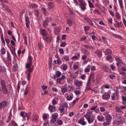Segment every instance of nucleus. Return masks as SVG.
I'll list each match as a JSON object with an SVG mask.
<instances>
[{"instance_id":"f257e3e1","label":"nucleus","mask_w":126,"mask_h":126,"mask_svg":"<svg viewBox=\"0 0 126 126\" xmlns=\"http://www.w3.org/2000/svg\"><path fill=\"white\" fill-rule=\"evenodd\" d=\"M32 58L31 56H29L27 60V63L26 64V67L27 68H29L28 70V71L25 72L27 74L28 72L29 73H30L33 70V69L31 67H30L32 64Z\"/></svg>"},{"instance_id":"f03ea898","label":"nucleus","mask_w":126,"mask_h":126,"mask_svg":"<svg viewBox=\"0 0 126 126\" xmlns=\"http://www.w3.org/2000/svg\"><path fill=\"white\" fill-rule=\"evenodd\" d=\"M1 87L0 91H1L3 94H7L8 90L6 86V83L4 80L1 79L0 80Z\"/></svg>"},{"instance_id":"7ed1b4c3","label":"nucleus","mask_w":126,"mask_h":126,"mask_svg":"<svg viewBox=\"0 0 126 126\" xmlns=\"http://www.w3.org/2000/svg\"><path fill=\"white\" fill-rule=\"evenodd\" d=\"M104 115L105 116L106 121L103 123L104 126H107L110 125L111 123L112 119V117L110 115L108 114V113H106Z\"/></svg>"},{"instance_id":"20e7f679","label":"nucleus","mask_w":126,"mask_h":126,"mask_svg":"<svg viewBox=\"0 0 126 126\" xmlns=\"http://www.w3.org/2000/svg\"><path fill=\"white\" fill-rule=\"evenodd\" d=\"M115 60L117 62L116 65L118 67L125 66L126 64L123 62L120 58L118 56L115 57Z\"/></svg>"},{"instance_id":"39448f33","label":"nucleus","mask_w":126,"mask_h":126,"mask_svg":"<svg viewBox=\"0 0 126 126\" xmlns=\"http://www.w3.org/2000/svg\"><path fill=\"white\" fill-rule=\"evenodd\" d=\"M78 1L80 3L79 5L80 7L81 10L84 11L86 8V4L84 0H79Z\"/></svg>"},{"instance_id":"423d86ee","label":"nucleus","mask_w":126,"mask_h":126,"mask_svg":"<svg viewBox=\"0 0 126 126\" xmlns=\"http://www.w3.org/2000/svg\"><path fill=\"white\" fill-rule=\"evenodd\" d=\"M122 117L121 116L118 117L117 118V120H114L113 122V124L117 125L122 124L124 123V122L123 120V119H122Z\"/></svg>"},{"instance_id":"0eeeda50","label":"nucleus","mask_w":126,"mask_h":126,"mask_svg":"<svg viewBox=\"0 0 126 126\" xmlns=\"http://www.w3.org/2000/svg\"><path fill=\"white\" fill-rule=\"evenodd\" d=\"M20 115L22 117L23 119H24L26 117L27 120H29L31 114L29 113H27L23 111L20 113Z\"/></svg>"},{"instance_id":"6e6552de","label":"nucleus","mask_w":126,"mask_h":126,"mask_svg":"<svg viewBox=\"0 0 126 126\" xmlns=\"http://www.w3.org/2000/svg\"><path fill=\"white\" fill-rule=\"evenodd\" d=\"M77 123L82 126H84L86 125V122L85 121L84 118L82 117L79 119Z\"/></svg>"},{"instance_id":"1a4fd4ad","label":"nucleus","mask_w":126,"mask_h":126,"mask_svg":"<svg viewBox=\"0 0 126 126\" xmlns=\"http://www.w3.org/2000/svg\"><path fill=\"white\" fill-rule=\"evenodd\" d=\"M51 22V20L50 17L46 18L43 22L44 26V27H46L48 25V23Z\"/></svg>"},{"instance_id":"9d476101","label":"nucleus","mask_w":126,"mask_h":126,"mask_svg":"<svg viewBox=\"0 0 126 126\" xmlns=\"http://www.w3.org/2000/svg\"><path fill=\"white\" fill-rule=\"evenodd\" d=\"M103 99L108 100L110 97V95L107 93H105L102 96Z\"/></svg>"},{"instance_id":"9b49d317","label":"nucleus","mask_w":126,"mask_h":126,"mask_svg":"<svg viewBox=\"0 0 126 126\" xmlns=\"http://www.w3.org/2000/svg\"><path fill=\"white\" fill-rule=\"evenodd\" d=\"M81 52L84 54V55L88 56L89 54V52L87 49L84 48H82L81 49Z\"/></svg>"},{"instance_id":"f8f14e48","label":"nucleus","mask_w":126,"mask_h":126,"mask_svg":"<svg viewBox=\"0 0 126 126\" xmlns=\"http://www.w3.org/2000/svg\"><path fill=\"white\" fill-rule=\"evenodd\" d=\"M48 109L51 112H54L56 111V107L54 105L52 106L51 105H49Z\"/></svg>"},{"instance_id":"ddd939ff","label":"nucleus","mask_w":126,"mask_h":126,"mask_svg":"<svg viewBox=\"0 0 126 126\" xmlns=\"http://www.w3.org/2000/svg\"><path fill=\"white\" fill-rule=\"evenodd\" d=\"M25 20L26 26L27 28H28L29 24L30 23V21L29 18L28 16H26L25 17Z\"/></svg>"},{"instance_id":"4468645a","label":"nucleus","mask_w":126,"mask_h":126,"mask_svg":"<svg viewBox=\"0 0 126 126\" xmlns=\"http://www.w3.org/2000/svg\"><path fill=\"white\" fill-rule=\"evenodd\" d=\"M1 5L7 11L8 13H11V11L8 8L6 5L4 3H1Z\"/></svg>"},{"instance_id":"2eb2a0df","label":"nucleus","mask_w":126,"mask_h":126,"mask_svg":"<svg viewBox=\"0 0 126 126\" xmlns=\"http://www.w3.org/2000/svg\"><path fill=\"white\" fill-rule=\"evenodd\" d=\"M7 57L6 59L7 61L9 62H11V54L9 52L7 51Z\"/></svg>"},{"instance_id":"dca6fc26","label":"nucleus","mask_w":126,"mask_h":126,"mask_svg":"<svg viewBox=\"0 0 126 126\" xmlns=\"http://www.w3.org/2000/svg\"><path fill=\"white\" fill-rule=\"evenodd\" d=\"M102 69L106 72H108L110 70V69L106 65H104L103 66Z\"/></svg>"},{"instance_id":"f3484780","label":"nucleus","mask_w":126,"mask_h":126,"mask_svg":"<svg viewBox=\"0 0 126 126\" xmlns=\"http://www.w3.org/2000/svg\"><path fill=\"white\" fill-rule=\"evenodd\" d=\"M44 40L46 41L47 43H49L51 41V37L50 36H48L46 37H44Z\"/></svg>"},{"instance_id":"a211bd4d","label":"nucleus","mask_w":126,"mask_h":126,"mask_svg":"<svg viewBox=\"0 0 126 126\" xmlns=\"http://www.w3.org/2000/svg\"><path fill=\"white\" fill-rule=\"evenodd\" d=\"M40 32L41 35H43L44 36H46L47 34V33L46 30L44 29H40Z\"/></svg>"},{"instance_id":"6ab92c4d","label":"nucleus","mask_w":126,"mask_h":126,"mask_svg":"<svg viewBox=\"0 0 126 126\" xmlns=\"http://www.w3.org/2000/svg\"><path fill=\"white\" fill-rule=\"evenodd\" d=\"M64 74V73L62 75V77H61V78L59 79H57V82H58V84H60L61 82V81L62 80H63L65 78V76L63 75V74Z\"/></svg>"},{"instance_id":"aec40b11","label":"nucleus","mask_w":126,"mask_h":126,"mask_svg":"<svg viewBox=\"0 0 126 126\" xmlns=\"http://www.w3.org/2000/svg\"><path fill=\"white\" fill-rule=\"evenodd\" d=\"M7 103L5 100H4L0 103V108L1 109L2 108L5 107Z\"/></svg>"},{"instance_id":"412c9836","label":"nucleus","mask_w":126,"mask_h":126,"mask_svg":"<svg viewBox=\"0 0 126 126\" xmlns=\"http://www.w3.org/2000/svg\"><path fill=\"white\" fill-rule=\"evenodd\" d=\"M82 82L81 81H75V85L76 86L79 87L82 85Z\"/></svg>"},{"instance_id":"4be33fe9","label":"nucleus","mask_w":126,"mask_h":126,"mask_svg":"<svg viewBox=\"0 0 126 126\" xmlns=\"http://www.w3.org/2000/svg\"><path fill=\"white\" fill-rule=\"evenodd\" d=\"M95 53L96 54L97 56L100 58L101 57L102 55V52L99 50L96 51L95 52Z\"/></svg>"},{"instance_id":"5701e85b","label":"nucleus","mask_w":126,"mask_h":126,"mask_svg":"<svg viewBox=\"0 0 126 126\" xmlns=\"http://www.w3.org/2000/svg\"><path fill=\"white\" fill-rule=\"evenodd\" d=\"M97 118L98 120L99 121H103L105 120L104 117L101 115L98 116Z\"/></svg>"},{"instance_id":"b1692460","label":"nucleus","mask_w":126,"mask_h":126,"mask_svg":"<svg viewBox=\"0 0 126 126\" xmlns=\"http://www.w3.org/2000/svg\"><path fill=\"white\" fill-rule=\"evenodd\" d=\"M120 8L122 10L124 9L123 0H118Z\"/></svg>"},{"instance_id":"393cba45","label":"nucleus","mask_w":126,"mask_h":126,"mask_svg":"<svg viewBox=\"0 0 126 126\" xmlns=\"http://www.w3.org/2000/svg\"><path fill=\"white\" fill-rule=\"evenodd\" d=\"M112 35L113 36L116 38H118L119 39H121L122 38V37L121 36L114 33H112Z\"/></svg>"},{"instance_id":"a878e982","label":"nucleus","mask_w":126,"mask_h":126,"mask_svg":"<svg viewBox=\"0 0 126 126\" xmlns=\"http://www.w3.org/2000/svg\"><path fill=\"white\" fill-rule=\"evenodd\" d=\"M92 76V74H91L89 76L88 78V79L87 80V82L86 84L87 86H89L91 84V79L90 78L91 76Z\"/></svg>"},{"instance_id":"bb28decb","label":"nucleus","mask_w":126,"mask_h":126,"mask_svg":"<svg viewBox=\"0 0 126 126\" xmlns=\"http://www.w3.org/2000/svg\"><path fill=\"white\" fill-rule=\"evenodd\" d=\"M29 6L31 8H36L38 6L37 4L33 3H31L30 4Z\"/></svg>"},{"instance_id":"cd10ccee","label":"nucleus","mask_w":126,"mask_h":126,"mask_svg":"<svg viewBox=\"0 0 126 126\" xmlns=\"http://www.w3.org/2000/svg\"><path fill=\"white\" fill-rule=\"evenodd\" d=\"M48 8L49 9H50L53 8V5L51 2H50L48 3Z\"/></svg>"},{"instance_id":"c85d7f7f","label":"nucleus","mask_w":126,"mask_h":126,"mask_svg":"<svg viewBox=\"0 0 126 126\" xmlns=\"http://www.w3.org/2000/svg\"><path fill=\"white\" fill-rule=\"evenodd\" d=\"M116 93H112L111 95V99L112 100H114L115 99Z\"/></svg>"},{"instance_id":"c756f323","label":"nucleus","mask_w":126,"mask_h":126,"mask_svg":"<svg viewBox=\"0 0 126 126\" xmlns=\"http://www.w3.org/2000/svg\"><path fill=\"white\" fill-rule=\"evenodd\" d=\"M58 114L57 113H55L52 114V118L54 119H56L58 117Z\"/></svg>"},{"instance_id":"7c9ffc66","label":"nucleus","mask_w":126,"mask_h":126,"mask_svg":"<svg viewBox=\"0 0 126 126\" xmlns=\"http://www.w3.org/2000/svg\"><path fill=\"white\" fill-rule=\"evenodd\" d=\"M61 106L64 108H67L68 107V104L66 102H64L62 103Z\"/></svg>"},{"instance_id":"2f4dec72","label":"nucleus","mask_w":126,"mask_h":126,"mask_svg":"<svg viewBox=\"0 0 126 126\" xmlns=\"http://www.w3.org/2000/svg\"><path fill=\"white\" fill-rule=\"evenodd\" d=\"M115 16L116 18L118 20H120L121 18V16L120 14L118 12H116L115 13Z\"/></svg>"},{"instance_id":"473e14b6","label":"nucleus","mask_w":126,"mask_h":126,"mask_svg":"<svg viewBox=\"0 0 126 126\" xmlns=\"http://www.w3.org/2000/svg\"><path fill=\"white\" fill-rule=\"evenodd\" d=\"M62 59L63 60L66 61H68L69 60V59L68 56H64L62 58Z\"/></svg>"},{"instance_id":"72a5a7b5","label":"nucleus","mask_w":126,"mask_h":126,"mask_svg":"<svg viewBox=\"0 0 126 126\" xmlns=\"http://www.w3.org/2000/svg\"><path fill=\"white\" fill-rule=\"evenodd\" d=\"M39 11L38 10L35 9L34 10V14L35 16L37 17L39 16Z\"/></svg>"},{"instance_id":"f704fd0d","label":"nucleus","mask_w":126,"mask_h":126,"mask_svg":"<svg viewBox=\"0 0 126 126\" xmlns=\"http://www.w3.org/2000/svg\"><path fill=\"white\" fill-rule=\"evenodd\" d=\"M59 110L61 113H63L64 110V108L63 107L61 106L59 108Z\"/></svg>"},{"instance_id":"c9c22d12","label":"nucleus","mask_w":126,"mask_h":126,"mask_svg":"<svg viewBox=\"0 0 126 126\" xmlns=\"http://www.w3.org/2000/svg\"><path fill=\"white\" fill-rule=\"evenodd\" d=\"M61 92L63 94H64L67 91V89L65 87H64L63 88L61 89Z\"/></svg>"},{"instance_id":"e433bc0d","label":"nucleus","mask_w":126,"mask_h":126,"mask_svg":"<svg viewBox=\"0 0 126 126\" xmlns=\"http://www.w3.org/2000/svg\"><path fill=\"white\" fill-rule=\"evenodd\" d=\"M84 19L85 21H86L87 23H88L89 25V24L91 22L89 18H88L85 17L84 18Z\"/></svg>"},{"instance_id":"4c0bfd02","label":"nucleus","mask_w":126,"mask_h":126,"mask_svg":"<svg viewBox=\"0 0 126 126\" xmlns=\"http://www.w3.org/2000/svg\"><path fill=\"white\" fill-rule=\"evenodd\" d=\"M84 117L87 120L89 118H91V116L89 114L86 113L84 116Z\"/></svg>"},{"instance_id":"58836bf2","label":"nucleus","mask_w":126,"mask_h":126,"mask_svg":"<svg viewBox=\"0 0 126 126\" xmlns=\"http://www.w3.org/2000/svg\"><path fill=\"white\" fill-rule=\"evenodd\" d=\"M57 124L60 125H62L63 124V122L62 120H58L56 122Z\"/></svg>"},{"instance_id":"ea45409f","label":"nucleus","mask_w":126,"mask_h":126,"mask_svg":"<svg viewBox=\"0 0 126 126\" xmlns=\"http://www.w3.org/2000/svg\"><path fill=\"white\" fill-rule=\"evenodd\" d=\"M0 51L1 54H5L6 51L4 47H2L0 50Z\"/></svg>"},{"instance_id":"a19ab883","label":"nucleus","mask_w":126,"mask_h":126,"mask_svg":"<svg viewBox=\"0 0 126 126\" xmlns=\"http://www.w3.org/2000/svg\"><path fill=\"white\" fill-rule=\"evenodd\" d=\"M106 54H110L111 53L112 51L110 49H107L106 51Z\"/></svg>"},{"instance_id":"79ce46f5","label":"nucleus","mask_w":126,"mask_h":126,"mask_svg":"<svg viewBox=\"0 0 126 126\" xmlns=\"http://www.w3.org/2000/svg\"><path fill=\"white\" fill-rule=\"evenodd\" d=\"M41 9H42V11H43L45 15V16L46 15H47V10L44 7H42Z\"/></svg>"},{"instance_id":"37998d69","label":"nucleus","mask_w":126,"mask_h":126,"mask_svg":"<svg viewBox=\"0 0 126 126\" xmlns=\"http://www.w3.org/2000/svg\"><path fill=\"white\" fill-rule=\"evenodd\" d=\"M60 32V29L59 28H56L54 31V32L56 35H58Z\"/></svg>"},{"instance_id":"c03bdc74","label":"nucleus","mask_w":126,"mask_h":126,"mask_svg":"<svg viewBox=\"0 0 126 126\" xmlns=\"http://www.w3.org/2000/svg\"><path fill=\"white\" fill-rule=\"evenodd\" d=\"M56 77H59L61 75V73L60 71H57L56 72Z\"/></svg>"},{"instance_id":"a18cd8bd","label":"nucleus","mask_w":126,"mask_h":126,"mask_svg":"<svg viewBox=\"0 0 126 126\" xmlns=\"http://www.w3.org/2000/svg\"><path fill=\"white\" fill-rule=\"evenodd\" d=\"M78 101V100L77 99H76L74 100L73 102L71 103L70 105L71 106H73L75 104L76 102Z\"/></svg>"},{"instance_id":"49530a36","label":"nucleus","mask_w":126,"mask_h":126,"mask_svg":"<svg viewBox=\"0 0 126 126\" xmlns=\"http://www.w3.org/2000/svg\"><path fill=\"white\" fill-rule=\"evenodd\" d=\"M73 98V97L70 95L67 96L66 97V99L67 100L70 101Z\"/></svg>"},{"instance_id":"de8ad7c7","label":"nucleus","mask_w":126,"mask_h":126,"mask_svg":"<svg viewBox=\"0 0 126 126\" xmlns=\"http://www.w3.org/2000/svg\"><path fill=\"white\" fill-rule=\"evenodd\" d=\"M88 2L89 4V5L90 7L93 8L94 7V6L92 3L89 1H88Z\"/></svg>"},{"instance_id":"09e8293b","label":"nucleus","mask_w":126,"mask_h":126,"mask_svg":"<svg viewBox=\"0 0 126 126\" xmlns=\"http://www.w3.org/2000/svg\"><path fill=\"white\" fill-rule=\"evenodd\" d=\"M92 91L94 92L95 93H97L98 92V89L97 87L95 88L92 90Z\"/></svg>"},{"instance_id":"8fccbe9b","label":"nucleus","mask_w":126,"mask_h":126,"mask_svg":"<svg viewBox=\"0 0 126 126\" xmlns=\"http://www.w3.org/2000/svg\"><path fill=\"white\" fill-rule=\"evenodd\" d=\"M82 46L84 47H85L88 49H90L92 48V46L87 45H82Z\"/></svg>"},{"instance_id":"3c124183","label":"nucleus","mask_w":126,"mask_h":126,"mask_svg":"<svg viewBox=\"0 0 126 126\" xmlns=\"http://www.w3.org/2000/svg\"><path fill=\"white\" fill-rule=\"evenodd\" d=\"M67 23L70 26H72V23L71 21L69 19H68L67 21Z\"/></svg>"},{"instance_id":"603ef678","label":"nucleus","mask_w":126,"mask_h":126,"mask_svg":"<svg viewBox=\"0 0 126 126\" xmlns=\"http://www.w3.org/2000/svg\"><path fill=\"white\" fill-rule=\"evenodd\" d=\"M87 120L89 124L92 123L94 121V120L91 119V118L87 119Z\"/></svg>"},{"instance_id":"864d4df0","label":"nucleus","mask_w":126,"mask_h":126,"mask_svg":"<svg viewBox=\"0 0 126 126\" xmlns=\"http://www.w3.org/2000/svg\"><path fill=\"white\" fill-rule=\"evenodd\" d=\"M74 112L73 111H72L69 113L68 116L69 117H71L72 116L74 115Z\"/></svg>"},{"instance_id":"5fc2aeb1","label":"nucleus","mask_w":126,"mask_h":126,"mask_svg":"<svg viewBox=\"0 0 126 126\" xmlns=\"http://www.w3.org/2000/svg\"><path fill=\"white\" fill-rule=\"evenodd\" d=\"M89 86H87V85H86V86L85 90V91H87L92 89V88L91 87H88Z\"/></svg>"},{"instance_id":"6e6d98bb","label":"nucleus","mask_w":126,"mask_h":126,"mask_svg":"<svg viewBox=\"0 0 126 126\" xmlns=\"http://www.w3.org/2000/svg\"><path fill=\"white\" fill-rule=\"evenodd\" d=\"M38 47L39 49L41 50L42 48V44L40 43H38Z\"/></svg>"},{"instance_id":"4d7b16f0","label":"nucleus","mask_w":126,"mask_h":126,"mask_svg":"<svg viewBox=\"0 0 126 126\" xmlns=\"http://www.w3.org/2000/svg\"><path fill=\"white\" fill-rule=\"evenodd\" d=\"M115 26L116 27L119 28L121 27L120 25V23L119 22H118L117 23H116L115 24Z\"/></svg>"},{"instance_id":"13d9d810","label":"nucleus","mask_w":126,"mask_h":126,"mask_svg":"<svg viewBox=\"0 0 126 126\" xmlns=\"http://www.w3.org/2000/svg\"><path fill=\"white\" fill-rule=\"evenodd\" d=\"M116 109V111L117 112H121V110L120 107H115Z\"/></svg>"},{"instance_id":"bf43d9fd","label":"nucleus","mask_w":126,"mask_h":126,"mask_svg":"<svg viewBox=\"0 0 126 126\" xmlns=\"http://www.w3.org/2000/svg\"><path fill=\"white\" fill-rule=\"evenodd\" d=\"M38 116H35L33 118V121H37L38 120Z\"/></svg>"},{"instance_id":"052dcab7","label":"nucleus","mask_w":126,"mask_h":126,"mask_svg":"<svg viewBox=\"0 0 126 126\" xmlns=\"http://www.w3.org/2000/svg\"><path fill=\"white\" fill-rule=\"evenodd\" d=\"M100 110L101 112H104L106 110L105 108L103 107H101L100 108Z\"/></svg>"},{"instance_id":"680f3d73","label":"nucleus","mask_w":126,"mask_h":126,"mask_svg":"<svg viewBox=\"0 0 126 126\" xmlns=\"http://www.w3.org/2000/svg\"><path fill=\"white\" fill-rule=\"evenodd\" d=\"M112 19L111 18H110L108 19V22L112 24Z\"/></svg>"},{"instance_id":"e2e57ef3","label":"nucleus","mask_w":126,"mask_h":126,"mask_svg":"<svg viewBox=\"0 0 126 126\" xmlns=\"http://www.w3.org/2000/svg\"><path fill=\"white\" fill-rule=\"evenodd\" d=\"M115 77V76L112 75H110L109 76L110 78L112 79H114Z\"/></svg>"},{"instance_id":"0e129e2a","label":"nucleus","mask_w":126,"mask_h":126,"mask_svg":"<svg viewBox=\"0 0 126 126\" xmlns=\"http://www.w3.org/2000/svg\"><path fill=\"white\" fill-rule=\"evenodd\" d=\"M123 22L125 26L126 27V20L124 17H123Z\"/></svg>"},{"instance_id":"69168bd1","label":"nucleus","mask_w":126,"mask_h":126,"mask_svg":"<svg viewBox=\"0 0 126 126\" xmlns=\"http://www.w3.org/2000/svg\"><path fill=\"white\" fill-rule=\"evenodd\" d=\"M89 28L90 27L89 26H85L84 27V29L85 31L88 30Z\"/></svg>"},{"instance_id":"338daca9","label":"nucleus","mask_w":126,"mask_h":126,"mask_svg":"<svg viewBox=\"0 0 126 126\" xmlns=\"http://www.w3.org/2000/svg\"><path fill=\"white\" fill-rule=\"evenodd\" d=\"M66 45V43L64 42H62L60 45V46L61 47H64Z\"/></svg>"},{"instance_id":"774afa93","label":"nucleus","mask_w":126,"mask_h":126,"mask_svg":"<svg viewBox=\"0 0 126 126\" xmlns=\"http://www.w3.org/2000/svg\"><path fill=\"white\" fill-rule=\"evenodd\" d=\"M90 69L86 68L84 70V72L86 73H88L90 72Z\"/></svg>"}]
</instances>
